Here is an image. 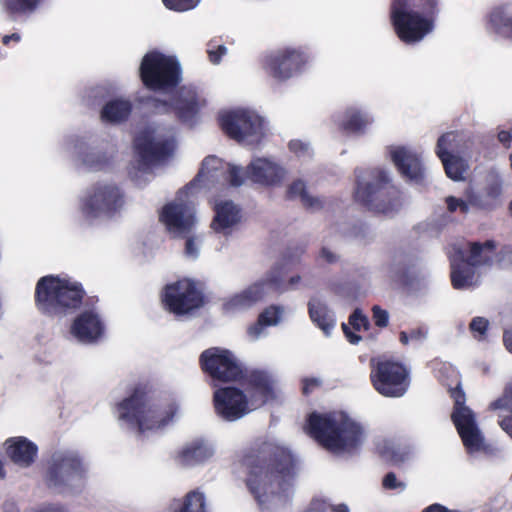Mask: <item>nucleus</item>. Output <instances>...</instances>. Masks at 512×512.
<instances>
[{"instance_id":"1","label":"nucleus","mask_w":512,"mask_h":512,"mask_svg":"<svg viewBox=\"0 0 512 512\" xmlns=\"http://www.w3.org/2000/svg\"><path fill=\"white\" fill-rule=\"evenodd\" d=\"M249 469L247 485L263 509L286 502L291 488L294 461L291 453L275 443H263L257 454L245 458Z\"/></svg>"},{"instance_id":"2","label":"nucleus","mask_w":512,"mask_h":512,"mask_svg":"<svg viewBox=\"0 0 512 512\" xmlns=\"http://www.w3.org/2000/svg\"><path fill=\"white\" fill-rule=\"evenodd\" d=\"M247 382L249 399L235 387L220 388L214 392V407L218 416L235 421L275 398L277 381L267 371H252Z\"/></svg>"},{"instance_id":"3","label":"nucleus","mask_w":512,"mask_h":512,"mask_svg":"<svg viewBox=\"0 0 512 512\" xmlns=\"http://www.w3.org/2000/svg\"><path fill=\"white\" fill-rule=\"evenodd\" d=\"M308 426L316 440L338 455L354 453L364 440L362 428L343 413H312Z\"/></svg>"},{"instance_id":"4","label":"nucleus","mask_w":512,"mask_h":512,"mask_svg":"<svg viewBox=\"0 0 512 512\" xmlns=\"http://www.w3.org/2000/svg\"><path fill=\"white\" fill-rule=\"evenodd\" d=\"M437 0H394L391 21L398 37L407 44L417 43L434 27Z\"/></svg>"},{"instance_id":"5","label":"nucleus","mask_w":512,"mask_h":512,"mask_svg":"<svg viewBox=\"0 0 512 512\" xmlns=\"http://www.w3.org/2000/svg\"><path fill=\"white\" fill-rule=\"evenodd\" d=\"M83 295L80 284L49 275L37 282L35 302L43 314L63 316L80 306Z\"/></svg>"},{"instance_id":"6","label":"nucleus","mask_w":512,"mask_h":512,"mask_svg":"<svg viewBox=\"0 0 512 512\" xmlns=\"http://www.w3.org/2000/svg\"><path fill=\"white\" fill-rule=\"evenodd\" d=\"M87 472V464L77 451L59 450L51 455L44 480L57 493H73L84 487Z\"/></svg>"},{"instance_id":"7","label":"nucleus","mask_w":512,"mask_h":512,"mask_svg":"<svg viewBox=\"0 0 512 512\" xmlns=\"http://www.w3.org/2000/svg\"><path fill=\"white\" fill-rule=\"evenodd\" d=\"M118 419L140 432L165 426L173 417L175 409L160 410L151 401L143 388H136L133 394L118 405Z\"/></svg>"},{"instance_id":"8","label":"nucleus","mask_w":512,"mask_h":512,"mask_svg":"<svg viewBox=\"0 0 512 512\" xmlns=\"http://www.w3.org/2000/svg\"><path fill=\"white\" fill-rule=\"evenodd\" d=\"M356 198L375 213L392 217L399 210V192L390 184L387 173L373 170L367 180H358Z\"/></svg>"},{"instance_id":"9","label":"nucleus","mask_w":512,"mask_h":512,"mask_svg":"<svg viewBox=\"0 0 512 512\" xmlns=\"http://www.w3.org/2000/svg\"><path fill=\"white\" fill-rule=\"evenodd\" d=\"M139 72L144 85L157 91H170L182 80L178 60L157 51L149 52L143 57Z\"/></svg>"},{"instance_id":"10","label":"nucleus","mask_w":512,"mask_h":512,"mask_svg":"<svg viewBox=\"0 0 512 512\" xmlns=\"http://www.w3.org/2000/svg\"><path fill=\"white\" fill-rule=\"evenodd\" d=\"M134 144L144 164H152L173 153L174 132L171 128L150 125L136 136Z\"/></svg>"},{"instance_id":"11","label":"nucleus","mask_w":512,"mask_h":512,"mask_svg":"<svg viewBox=\"0 0 512 512\" xmlns=\"http://www.w3.org/2000/svg\"><path fill=\"white\" fill-rule=\"evenodd\" d=\"M220 125L229 137L240 143H258L264 136L262 117L248 109H237L222 114Z\"/></svg>"},{"instance_id":"12","label":"nucleus","mask_w":512,"mask_h":512,"mask_svg":"<svg viewBox=\"0 0 512 512\" xmlns=\"http://www.w3.org/2000/svg\"><path fill=\"white\" fill-rule=\"evenodd\" d=\"M450 391L455 402L452 420L465 448L471 454L484 451L486 449L485 438L476 423L475 414L464 405L465 395L459 389V382H457L456 388L450 389Z\"/></svg>"},{"instance_id":"13","label":"nucleus","mask_w":512,"mask_h":512,"mask_svg":"<svg viewBox=\"0 0 512 512\" xmlns=\"http://www.w3.org/2000/svg\"><path fill=\"white\" fill-rule=\"evenodd\" d=\"M124 204V193L116 184L98 182L89 189L82 210L88 217H112Z\"/></svg>"},{"instance_id":"14","label":"nucleus","mask_w":512,"mask_h":512,"mask_svg":"<svg viewBox=\"0 0 512 512\" xmlns=\"http://www.w3.org/2000/svg\"><path fill=\"white\" fill-rule=\"evenodd\" d=\"M370 378L375 390L385 397H401L409 386L407 369L391 361H380L372 365Z\"/></svg>"},{"instance_id":"15","label":"nucleus","mask_w":512,"mask_h":512,"mask_svg":"<svg viewBox=\"0 0 512 512\" xmlns=\"http://www.w3.org/2000/svg\"><path fill=\"white\" fill-rule=\"evenodd\" d=\"M189 189L180 190L176 198L166 204L160 213V222L173 237H187L195 225L194 207L184 200Z\"/></svg>"},{"instance_id":"16","label":"nucleus","mask_w":512,"mask_h":512,"mask_svg":"<svg viewBox=\"0 0 512 512\" xmlns=\"http://www.w3.org/2000/svg\"><path fill=\"white\" fill-rule=\"evenodd\" d=\"M202 369L214 380L220 382L237 381L243 370L235 356L228 350L212 347L200 356Z\"/></svg>"},{"instance_id":"17","label":"nucleus","mask_w":512,"mask_h":512,"mask_svg":"<svg viewBox=\"0 0 512 512\" xmlns=\"http://www.w3.org/2000/svg\"><path fill=\"white\" fill-rule=\"evenodd\" d=\"M162 297L166 308L176 315L188 314L203 303L201 293L187 279L167 285Z\"/></svg>"},{"instance_id":"18","label":"nucleus","mask_w":512,"mask_h":512,"mask_svg":"<svg viewBox=\"0 0 512 512\" xmlns=\"http://www.w3.org/2000/svg\"><path fill=\"white\" fill-rule=\"evenodd\" d=\"M230 183L232 186H240L243 184L241 176V168L224 164L215 156L206 157L196 178L186 186V189H192L196 183Z\"/></svg>"},{"instance_id":"19","label":"nucleus","mask_w":512,"mask_h":512,"mask_svg":"<svg viewBox=\"0 0 512 512\" xmlns=\"http://www.w3.org/2000/svg\"><path fill=\"white\" fill-rule=\"evenodd\" d=\"M204 104L205 101L198 96L193 87L183 86L176 92L170 103L155 100L154 108L157 112L173 110L181 121L189 123Z\"/></svg>"},{"instance_id":"20","label":"nucleus","mask_w":512,"mask_h":512,"mask_svg":"<svg viewBox=\"0 0 512 512\" xmlns=\"http://www.w3.org/2000/svg\"><path fill=\"white\" fill-rule=\"evenodd\" d=\"M307 62V57L294 49L276 51L267 56L265 67L267 72L279 81H285L299 72Z\"/></svg>"},{"instance_id":"21","label":"nucleus","mask_w":512,"mask_h":512,"mask_svg":"<svg viewBox=\"0 0 512 512\" xmlns=\"http://www.w3.org/2000/svg\"><path fill=\"white\" fill-rule=\"evenodd\" d=\"M245 175L252 182L268 186H281L288 172L281 164L271 158H254L246 167Z\"/></svg>"},{"instance_id":"22","label":"nucleus","mask_w":512,"mask_h":512,"mask_svg":"<svg viewBox=\"0 0 512 512\" xmlns=\"http://www.w3.org/2000/svg\"><path fill=\"white\" fill-rule=\"evenodd\" d=\"M271 286L277 289L279 288L278 279L273 276H268L266 279L257 281L239 293L227 298L223 303V309L229 313L249 309L264 299L268 288Z\"/></svg>"},{"instance_id":"23","label":"nucleus","mask_w":512,"mask_h":512,"mask_svg":"<svg viewBox=\"0 0 512 512\" xmlns=\"http://www.w3.org/2000/svg\"><path fill=\"white\" fill-rule=\"evenodd\" d=\"M104 330L105 327L99 315L92 310H87L74 319L70 333L79 342L92 344L103 336Z\"/></svg>"},{"instance_id":"24","label":"nucleus","mask_w":512,"mask_h":512,"mask_svg":"<svg viewBox=\"0 0 512 512\" xmlns=\"http://www.w3.org/2000/svg\"><path fill=\"white\" fill-rule=\"evenodd\" d=\"M389 156L399 172L407 179L420 182L423 179L424 170L419 156L409 147L390 146Z\"/></svg>"},{"instance_id":"25","label":"nucleus","mask_w":512,"mask_h":512,"mask_svg":"<svg viewBox=\"0 0 512 512\" xmlns=\"http://www.w3.org/2000/svg\"><path fill=\"white\" fill-rule=\"evenodd\" d=\"M214 454L215 448L211 442L197 438L187 442L177 452L175 461L180 466L191 467L208 461Z\"/></svg>"},{"instance_id":"26","label":"nucleus","mask_w":512,"mask_h":512,"mask_svg":"<svg viewBox=\"0 0 512 512\" xmlns=\"http://www.w3.org/2000/svg\"><path fill=\"white\" fill-rule=\"evenodd\" d=\"M451 263V281L455 289H467L477 283L474 268L465 260V251L459 248L454 249V254L450 257Z\"/></svg>"},{"instance_id":"27","label":"nucleus","mask_w":512,"mask_h":512,"mask_svg":"<svg viewBox=\"0 0 512 512\" xmlns=\"http://www.w3.org/2000/svg\"><path fill=\"white\" fill-rule=\"evenodd\" d=\"M215 217L212 227L216 232L229 234L241 220L240 208L230 200H221L214 205Z\"/></svg>"},{"instance_id":"28","label":"nucleus","mask_w":512,"mask_h":512,"mask_svg":"<svg viewBox=\"0 0 512 512\" xmlns=\"http://www.w3.org/2000/svg\"><path fill=\"white\" fill-rule=\"evenodd\" d=\"M77 159L89 171L105 169L113 158V151L107 153L80 142L75 146Z\"/></svg>"},{"instance_id":"29","label":"nucleus","mask_w":512,"mask_h":512,"mask_svg":"<svg viewBox=\"0 0 512 512\" xmlns=\"http://www.w3.org/2000/svg\"><path fill=\"white\" fill-rule=\"evenodd\" d=\"M286 198L289 200H298L301 205L311 212H318L325 206L323 198L311 194L306 183L297 179L287 186Z\"/></svg>"},{"instance_id":"30","label":"nucleus","mask_w":512,"mask_h":512,"mask_svg":"<svg viewBox=\"0 0 512 512\" xmlns=\"http://www.w3.org/2000/svg\"><path fill=\"white\" fill-rule=\"evenodd\" d=\"M307 305L311 321L315 323L325 335L329 336L336 323L333 311L329 309L325 301L317 296L311 297Z\"/></svg>"},{"instance_id":"31","label":"nucleus","mask_w":512,"mask_h":512,"mask_svg":"<svg viewBox=\"0 0 512 512\" xmlns=\"http://www.w3.org/2000/svg\"><path fill=\"white\" fill-rule=\"evenodd\" d=\"M496 254V243L493 240L481 242H470L468 244L465 260L471 266H491Z\"/></svg>"},{"instance_id":"32","label":"nucleus","mask_w":512,"mask_h":512,"mask_svg":"<svg viewBox=\"0 0 512 512\" xmlns=\"http://www.w3.org/2000/svg\"><path fill=\"white\" fill-rule=\"evenodd\" d=\"M488 25L496 34L512 39V4L494 7L489 14Z\"/></svg>"},{"instance_id":"33","label":"nucleus","mask_w":512,"mask_h":512,"mask_svg":"<svg viewBox=\"0 0 512 512\" xmlns=\"http://www.w3.org/2000/svg\"><path fill=\"white\" fill-rule=\"evenodd\" d=\"M7 443V454L15 464L28 467L34 462L37 447L32 442L19 438L9 440Z\"/></svg>"},{"instance_id":"34","label":"nucleus","mask_w":512,"mask_h":512,"mask_svg":"<svg viewBox=\"0 0 512 512\" xmlns=\"http://www.w3.org/2000/svg\"><path fill=\"white\" fill-rule=\"evenodd\" d=\"M132 111V104L128 99L116 98L107 102L101 110V119L110 123L125 121Z\"/></svg>"},{"instance_id":"35","label":"nucleus","mask_w":512,"mask_h":512,"mask_svg":"<svg viewBox=\"0 0 512 512\" xmlns=\"http://www.w3.org/2000/svg\"><path fill=\"white\" fill-rule=\"evenodd\" d=\"M372 121V118L367 114H363L357 109L350 108L345 113L341 127L347 132L362 134Z\"/></svg>"},{"instance_id":"36","label":"nucleus","mask_w":512,"mask_h":512,"mask_svg":"<svg viewBox=\"0 0 512 512\" xmlns=\"http://www.w3.org/2000/svg\"><path fill=\"white\" fill-rule=\"evenodd\" d=\"M175 512H207L205 495L197 490L190 491L177 502Z\"/></svg>"},{"instance_id":"37","label":"nucleus","mask_w":512,"mask_h":512,"mask_svg":"<svg viewBox=\"0 0 512 512\" xmlns=\"http://www.w3.org/2000/svg\"><path fill=\"white\" fill-rule=\"evenodd\" d=\"M502 182L497 176H492L487 182L484 190L482 207L494 208L501 202Z\"/></svg>"},{"instance_id":"38","label":"nucleus","mask_w":512,"mask_h":512,"mask_svg":"<svg viewBox=\"0 0 512 512\" xmlns=\"http://www.w3.org/2000/svg\"><path fill=\"white\" fill-rule=\"evenodd\" d=\"M440 159L449 178L454 181L464 179V173L466 172L467 165L462 158L451 154Z\"/></svg>"},{"instance_id":"39","label":"nucleus","mask_w":512,"mask_h":512,"mask_svg":"<svg viewBox=\"0 0 512 512\" xmlns=\"http://www.w3.org/2000/svg\"><path fill=\"white\" fill-rule=\"evenodd\" d=\"M41 0H4L7 9L13 13L33 11Z\"/></svg>"},{"instance_id":"40","label":"nucleus","mask_w":512,"mask_h":512,"mask_svg":"<svg viewBox=\"0 0 512 512\" xmlns=\"http://www.w3.org/2000/svg\"><path fill=\"white\" fill-rule=\"evenodd\" d=\"M200 1L201 0H162L165 7L178 12L194 9L198 6Z\"/></svg>"},{"instance_id":"41","label":"nucleus","mask_w":512,"mask_h":512,"mask_svg":"<svg viewBox=\"0 0 512 512\" xmlns=\"http://www.w3.org/2000/svg\"><path fill=\"white\" fill-rule=\"evenodd\" d=\"M270 313H275V311L264 310L262 313H260L257 322L248 328V334L250 337H252L253 339H258L264 333L265 328L268 326L266 325L265 321L267 315H269Z\"/></svg>"},{"instance_id":"42","label":"nucleus","mask_w":512,"mask_h":512,"mask_svg":"<svg viewBox=\"0 0 512 512\" xmlns=\"http://www.w3.org/2000/svg\"><path fill=\"white\" fill-rule=\"evenodd\" d=\"M456 139V135L453 132L443 134L437 141L436 153L439 158L451 155L449 149L452 147V142Z\"/></svg>"},{"instance_id":"43","label":"nucleus","mask_w":512,"mask_h":512,"mask_svg":"<svg viewBox=\"0 0 512 512\" xmlns=\"http://www.w3.org/2000/svg\"><path fill=\"white\" fill-rule=\"evenodd\" d=\"M380 454L387 460L398 463L404 460L401 453L395 450V447L390 442H384L378 447Z\"/></svg>"},{"instance_id":"44","label":"nucleus","mask_w":512,"mask_h":512,"mask_svg":"<svg viewBox=\"0 0 512 512\" xmlns=\"http://www.w3.org/2000/svg\"><path fill=\"white\" fill-rule=\"evenodd\" d=\"M489 325V321L486 318L483 317H475L472 319L469 328L471 332L478 333L479 340H482L486 334L487 328ZM477 338V336H475Z\"/></svg>"},{"instance_id":"45","label":"nucleus","mask_w":512,"mask_h":512,"mask_svg":"<svg viewBox=\"0 0 512 512\" xmlns=\"http://www.w3.org/2000/svg\"><path fill=\"white\" fill-rule=\"evenodd\" d=\"M289 149L298 157H309L312 154L309 144L300 140H291L289 142Z\"/></svg>"},{"instance_id":"46","label":"nucleus","mask_w":512,"mask_h":512,"mask_svg":"<svg viewBox=\"0 0 512 512\" xmlns=\"http://www.w3.org/2000/svg\"><path fill=\"white\" fill-rule=\"evenodd\" d=\"M447 204V209L449 212L453 213L457 210L466 214L469 211V204L462 199L456 198L454 196H448L445 199Z\"/></svg>"},{"instance_id":"47","label":"nucleus","mask_w":512,"mask_h":512,"mask_svg":"<svg viewBox=\"0 0 512 512\" xmlns=\"http://www.w3.org/2000/svg\"><path fill=\"white\" fill-rule=\"evenodd\" d=\"M349 324L355 330H360L362 327L367 329L369 326V321L360 309H356L349 317Z\"/></svg>"},{"instance_id":"48","label":"nucleus","mask_w":512,"mask_h":512,"mask_svg":"<svg viewBox=\"0 0 512 512\" xmlns=\"http://www.w3.org/2000/svg\"><path fill=\"white\" fill-rule=\"evenodd\" d=\"M265 310L275 311V313H270L269 315H267L265 321L266 325L275 326L281 321L282 315L284 313V308L282 306L271 305L267 307Z\"/></svg>"},{"instance_id":"49","label":"nucleus","mask_w":512,"mask_h":512,"mask_svg":"<svg viewBox=\"0 0 512 512\" xmlns=\"http://www.w3.org/2000/svg\"><path fill=\"white\" fill-rule=\"evenodd\" d=\"M372 312L373 320L378 327L383 328L388 325L389 314L386 310L380 308L379 306H374L372 308Z\"/></svg>"},{"instance_id":"50","label":"nucleus","mask_w":512,"mask_h":512,"mask_svg":"<svg viewBox=\"0 0 512 512\" xmlns=\"http://www.w3.org/2000/svg\"><path fill=\"white\" fill-rule=\"evenodd\" d=\"M186 238L185 255L189 258L195 259L199 255V246L196 243V239L194 237H190V234Z\"/></svg>"},{"instance_id":"51","label":"nucleus","mask_w":512,"mask_h":512,"mask_svg":"<svg viewBox=\"0 0 512 512\" xmlns=\"http://www.w3.org/2000/svg\"><path fill=\"white\" fill-rule=\"evenodd\" d=\"M383 486L386 489L405 488V484L397 481L396 475L393 472L386 474V476L383 478Z\"/></svg>"},{"instance_id":"52","label":"nucleus","mask_w":512,"mask_h":512,"mask_svg":"<svg viewBox=\"0 0 512 512\" xmlns=\"http://www.w3.org/2000/svg\"><path fill=\"white\" fill-rule=\"evenodd\" d=\"M319 258L328 264H334L339 260V255L328 247H322Z\"/></svg>"},{"instance_id":"53","label":"nucleus","mask_w":512,"mask_h":512,"mask_svg":"<svg viewBox=\"0 0 512 512\" xmlns=\"http://www.w3.org/2000/svg\"><path fill=\"white\" fill-rule=\"evenodd\" d=\"M322 384L320 378H304L302 380V392L305 395L311 393L315 388H318Z\"/></svg>"},{"instance_id":"54","label":"nucleus","mask_w":512,"mask_h":512,"mask_svg":"<svg viewBox=\"0 0 512 512\" xmlns=\"http://www.w3.org/2000/svg\"><path fill=\"white\" fill-rule=\"evenodd\" d=\"M410 340L416 341V342H423L428 335V330L424 327H418L415 329H412L410 332Z\"/></svg>"},{"instance_id":"55","label":"nucleus","mask_w":512,"mask_h":512,"mask_svg":"<svg viewBox=\"0 0 512 512\" xmlns=\"http://www.w3.org/2000/svg\"><path fill=\"white\" fill-rule=\"evenodd\" d=\"M329 505L324 501L315 500L312 501L309 508L305 512H328Z\"/></svg>"},{"instance_id":"56","label":"nucleus","mask_w":512,"mask_h":512,"mask_svg":"<svg viewBox=\"0 0 512 512\" xmlns=\"http://www.w3.org/2000/svg\"><path fill=\"white\" fill-rule=\"evenodd\" d=\"M342 329L350 343L357 344L361 340V337L359 335L353 333L347 324L343 323Z\"/></svg>"},{"instance_id":"57","label":"nucleus","mask_w":512,"mask_h":512,"mask_svg":"<svg viewBox=\"0 0 512 512\" xmlns=\"http://www.w3.org/2000/svg\"><path fill=\"white\" fill-rule=\"evenodd\" d=\"M35 512H67V510L59 504H46Z\"/></svg>"},{"instance_id":"58","label":"nucleus","mask_w":512,"mask_h":512,"mask_svg":"<svg viewBox=\"0 0 512 512\" xmlns=\"http://www.w3.org/2000/svg\"><path fill=\"white\" fill-rule=\"evenodd\" d=\"M511 139L512 135L508 131L503 130L498 133L499 142H501L507 148L510 146Z\"/></svg>"},{"instance_id":"59","label":"nucleus","mask_w":512,"mask_h":512,"mask_svg":"<svg viewBox=\"0 0 512 512\" xmlns=\"http://www.w3.org/2000/svg\"><path fill=\"white\" fill-rule=\"evenodd\" d=\"M423 512H452V510H449L445 506L436 503L425 508Z\"/></svg>"},{"instance_id":"60","label":"nucleus","mask_w":512,"mask_h":512,"mask_svg":"<svg viewBox=\"0 0 512 512\" xmlns=\"http://www.w3.org/2000/svg\"><path fill=\"white\" fill-rule=\"evenodd\" d=\"M501 258L499 262L507 263L508 265H512V249H504L501 251Z\"/></svg>"},{"instance_id":"61","label":"nucleus","mask_w":512,"mask_h":512,"mask_svg":"<svg viewBox=\"0 0 512 512\" xmlns=\"http://www.w3.org/2000/svg\"><path fill=\"white\" fill-rule=\"evenodd\" d=\"M503 341L506 349L512 353V332L505 331Z\"/></svg>"},{"instance_id":"62","label":"nucleus","mask_w":512,"mask_h":512,"mask_svg":"<svg viewBox=\"0 0 512 512\" xmlns=\"http://www.w3.org/2000/svg\"><path fill=\"white\" fill-rule=\"evenodd\" d=\"M21 39L20 35L18 33H13L11 35H5L3 38H2V42L3 44L7 45L10 41H15V42H19Z\"/></svg>"},{"instance_id":"63","label":"nucleus","mask_w":512,"mask_h":512,"mask_svg":"<svg viewBox=\"0 0 512 512\" xmlns=\"http://www.w3.org/2000/svg\"><path fill=\"white\" fill-rule=\"evenodd\" d=\"M3 512H19L16 504L13 502H6L3 505Z\"/></svg>"},{"instance_id":"64","label":"nucleus","mask_w":512,"mask_h":512,"mask_svg":"<svg viewBox=\"0 0 512 512\" xmlns=\"http://www.w3.org/2000/svg\"><path fill=\"white\" fill-rule=\"evenodd\" d=\"M329 511H334V512H349V509L348 507L345 505V504H339L335 507H331L329 506Z\"/></svg>"}]
</instances>
